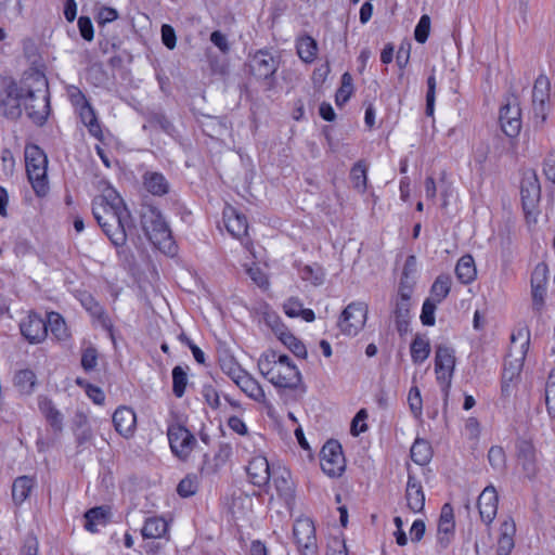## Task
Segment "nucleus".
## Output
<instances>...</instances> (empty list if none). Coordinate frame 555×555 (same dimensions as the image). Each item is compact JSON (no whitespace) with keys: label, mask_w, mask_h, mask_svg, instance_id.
I'll return each instance as SVG.
<instances>
[{"label":"nucleus","mask_w":555,"mask_h":555,"mask_svg":"<svg viewBox=\"0 0 555 555\" xmlns=\"http://www.w3.org/2000/svg\"><path fill=\"white\" fill-rule=\"evenodd\" d=\"M92 214L102 229L116 228L111 233L116 247L126 245L128 232L133 227L132 218L122 198L114 189H106L101 196L93 199Z\"/></svg>","instance_id":"obj_1"},{"label":"nucleus","mask_w":555,"mask_h":555,"mask_svg":"<svg viewBox=\"0 0 555 555\" xmlns=\"http://www.w3.org/2000/svg\"><path fill=\"white\" fill-rule=\"evenodd\" d=\"M142 225L149 240L166 255H175L176 244L163 215L151 208L142 216Z\"/></svg>","instance_id":"obj_2"},{"label":"nucleus","mask_w":555,"mask_h":555,"mask_svg":"<svg viewBox=\"0 0 555 555\" xmlns=\"http://www.w3.org/2000/svg\"><path fill=\"white\" fill-rule=\"evenodd\" d=\"M25 164L27 177L34 191L38 196L46 195L49 190L46 153L37 145H27L25 147Z\"/></svg>","instance_id":"obj_3"},{"label":"nucleus","mask_w":555,"mask_h":555,"mask_svg":"<svg viewBox=\"0 0 555 555\" xmlns=\"http://www.w3.org/2000/svg\"><path fill=\"white\" fill-rule=\"evenodd\" d=\"M26 94L18 85L10 78L2 80V89L0 90V113L12 120L22 115V99L25 100Z\"/></svg>","instance_id":"obj_4"},{"label":"nucleus","mask_w":555,"mask_h":555,"mask_svg":"<svg viewBox=\"0 0 555 555\" xmlns=\"http://www.w3.org/2000/svg\"><path fill=\"white\" fill-rule=\"evenodd\" d=\"M167 437L173 455L188 461L197 443L195 436L184 426L173 423L168 426Z\"/></svg>","instance_id":"obj_5"},{"label":"nucleus","mask_w":555,"mask_h":555,"mask_svg":"<svg viewBox=\"0 0 555 555\" xmlns=\"http://www.w3.org/2000/svg\"><path fill=\"white\" fill-rule=\"evenodd\" d=\"M321 469L328 477H339L346 468L341 444L334 439L325 442L320 452Z\"/></svg>","instance_id":"obj_6"},{"label":"nucleus","mask_w":555,"mask_h":555,"mask_svg":"<svg viewBox=\"0 0 555 555\" xmlns=\"http://www.w3.org/2000/svg\"><path fill=\"white\" fill-rule=\"evenodd\" d=\"M293 535L301 555H318L314 524L310 518H298L293 526Z\"/></svg>","instance_id":"obj_7"},{"label":"nucleus","mask_w":555,"mask_h":555,"mask_svg":"<svg viewBox=\"0 0 555 555\" xmlns=\"http://www.w3.org/2000/svg\"><path fill=\"white\" fill-rule=\"evenodd\" d=\"M367 306L364 302H351L341 312L338 326L349 336L357 335L365 325Z\"/></svg>","instance_id":"obj_8"},{"label":"nucleus","mask_w":555,"mask_h":555,"mask_svg":"<svg viewBox=\"0 0 555 555\" xmlns=\"http://www.w3.org/2000/svg\"><path fill=\"white\" fill-rule=\"evenodd\" d=\"M27 116L39 126H42L50 114V101L48 90H28L24 100Z\"/></svg>","instance_id":"obj_9"},{"label":"nucleus","mask_w":555,"mask_h":555,"mask_svg":"<svg viewBox=\"0 0 555 555\" xmlns=\"http://www.w3.org/2000/svg\"><path fill=\"white\" fill-rule=\"evenodd\" d=\"M515 336H512V347L505 358L503 369V382H514L521 373L524 361L529 348V338L519 346L515 345Z\"/></svg>","instance_id":"obj_10"},{"label":"nucleus","mask_w":555,"mask_h":555,"mask_svg":"<svg viewBox=\"0 0 555 555\" xmlns=\"http://www.w3.org/2000/svg\"><path fill=\"white\" fill-rule=\"evenodd\" d=\"M271 478L278 495L288 508H292L295 503V485L289 470L286 468L273 469Z\"/></svg>","instance_id":"obj_11"},{"label":"nucleus","mask_w":555,"mask_h":555,"mask_svg":"<svg viewBox=\"0 0 555 555\" xmlns=\"http://www.w3.org/2000/svg\"><path fill=\"white\" fill-rule=\"evenodd\" d=\"M520 195L527 217L534 215L540 201L541 188L535 175L526 177L521 182Z\"/></svg>","instance_id":"obj_12"},{"label":"nucleus","mask_w":555,"mask_h":555,"mask_svg":"<svg viewBox=\"0 0 555 555\" xmlns=\"http://www.w3.org/2000/svg\"><path fill=\"white\" fill-rule=\"evenodd\" d=\"M278 61L268 51H257L249 61V67L254 76L267 79L278 70Z\"/></svg>","instance_id":"obj_13"},{"label":"nucleus","mask_w":555,"mask_h":555,"mask_svg":"<svg viewBox=\"0 0 555 555\" xmlns=\"http://www.w3.org/2000/svg\"><path fill=\"white\" fill-rule=\"evenodd\" d=\"M499 496L493 486L486 487L480 493L477 506L481 520L490 525L496 516Z\"/></svg>","instance_id":"obj_14"},{"label":"nucleus","mask_w":555,"mask_h":555,"mask_svg":"<svg viewBox=\"0 0 555 555\" xmlns=\"http://www.w3.org/2000/svg\"><path fill=\"white\" fill-rule=\"evenodd\" d=\"M249 481L256 487L268 486L272 472L268 460L262 455L254 456L246 466Z\"/></svg>","instance_id":"obj_15"},{"label":"nucleus","mask_w":555,"mask_h":555,"mask_svg":"<svg viewBox=\"0 0 555 555\" xmlns=\"http://www.w3.org/2000/svg\"><path fill=\"white\" fill-rule=\"evenodd\" d=\"M500 122L507 137H516L521 128L520 108L517 103H507L500 109Z\"/></svg>","instance_id":"obj_16"},{"label":"nucleus","mask_w":555,"mask_h":555,"mask_svg":"<svg viewBox=\"0 0 555 555\" xmlns=\"http://www.w3.org/2000/svg\"><path fill=\"white\" fill-rule=\"evenodd\" d=\"M21 333L29 343L38 344L47 337L48 325L39 315L29 314L21 323Z\"/></svg>","instance_id":"obj_17"},{"label":"nucleus","mask_w":555,"mask_h":555,"mask_svg":"<svg viewBox=\"0 0 555 555\" xmlns=\"http://www.w3.org/2000/svg\"><path fill=\"white\" fill-rule=\"evenodd\" d=\"M38 408L47 424L55 435H60L64 428V415L48 397L38 398Z\"/></svg>","instance_id":"obj_18"},{"label":"nucleus","mask_w":555,"mask_h":555,"mask_svg":"<svg viewBox=\"0 0 555 555\" xmlns=\"http://www.w3.org/2000/svg\"><path fill=\"white\" fill-rule=\"evenodd\" d=\"M455 366L454 350L447 346H438L436 350V373L438 380H450Z\"/></svg>","instance_id":"obj_19"},{"label":"nucleus","mask_w":555,"mask_h":555,"mask_svg":"<svg viewBox=\"0 0 555 555\" xmlns=\"http://www.w3.org/2000/svg\"><path fill=\"white\" fill-rule=\"evenodd\" d=\"M517 460L528 478H533L538 472L535 449L528 440H518L516 444Z\"/></svg>","instance_id":"obj_20"},{"label":"nucleus","mask_w":555,"mask_h":555,"mask_svg":"<svg viewBox=\"0 0 555 555\" xmlns=\"http://www.w3.org/2000/svg\"><path fill=\"white\" fill-rule=\"evenodd\" d=\"M113 424L119 435L129 438L135 429V413L130 408L119 406L113 414Z\"/></svg>","instance_id":"obj_21"},{"label":"nucleus","mask_w":555,"mask_h":555,"mask_svg":"<svg viewBox=\"0 0 555 555\" xmlns=\"http://www.w3.org/2000/svg\"><path fill=\"white\" fill-rule=\"evenodd\" d=\"M548 268L546 263H538L531 274V293L534 305L541 306L546 293Z\"/></svg>","instance_id":"obj_22"},{"label":"nucleus","mask_w":555,"mask_h":555,"mask_svg":"<svg viewBox=\"0 0 555 555\" xmlns=\"http://www.w3.org/2000/svg\"><path fill=\"white\" fill-rule=\"evenodd\" d=\"M405 499L408 507L413 513H420L424 509L425 494L423 491V487L421 485V481L417 480L416 477L411 474H409L408 476Z\"/></svg>","instance_id":"obj_23"},{"label":"nucleus","mask_w":555,"mask_h":555,"mask_svg":"<svg viewBox=\"0 0 555 555\" xmlns=\"http://www.w3.org/2000/svg\"><path fill=\"white\" fill-rule=\"evenodd\" d=\"M223 220L228 232L236 238H241L247 234V219L245 215L240 214L233 207H227L223 210Z\"/></svg>","instance_id":"obj_24"},{"label":"nucleus","mask_w":555,"mask_h":555,"mask_svg":"<svg viewBox=\"0 0 555 555\" xmlns=\"http://www.w3.org/2000/svg\"><path fill=\"white\" fill-rule=\"evenodd\" d=\"M411 306V300L400 298H395L393 300L392 313L397 331L400 335H404L409 332Z\"/></svg>","instance_id":"obj_25"},{"label":"nucleus","mask_w":555,"mask_h":555,"mask_svg":"<svg viewBox=\"0 0 555 555\" xmlns=\"http://www.w3.org/2000/svg\"><path fill=\"white\" fill-rule=\"evenodd\" d=\"M274 322L276 323V326L272 325V328L279 335L280 340L287 346L296 357L306 358L307 350L305 345L291 332L286 331L278 320H274Z\"/></svg>","instance_id":"obj_26"},{"label":"nucleus","mask_w":555,"mask_h":555,"mask_svg":"<svg viewBox=\"0 0 555 555\" xmlns=\"http://www.w3.org/2000/svg\"><path fill=\"white\" fill-rule=\"evenodd\" d=\"M551 83L545 75H540L533 86L532 103L534 109L543 114L545 102L548 100Z\"/></svg>","instance_id":"obj_27"},{"label":"nucleus","mask_w":555,"mask_h":555,"mask_svg":"<svg viewBox=\"0 0 555 555\" xmlns=\"http://www.w3.org/2000/svg\"><path fill=\"white\" fill-rule=\"evenodd\" d=\"M36 485V479L29 476L17 477L12 485V499L16 505H21L29 496Z\"/></svg>","instance_id":"obj_28"},{"label":"nucleus","mask_w":555,"mask_h":555,"mask_svg":"<svg viewBox=\"0 0 555 555\" xmlns=\"http://www.w3.org/2000/svg\"><path fill=\"white\" fill-rule=\"evenodd\" d=\"M455 274L463 284H469L475 280L477 270L474 258L470 255H464L459 259L455 266Z\"/></svg>","instance_id":"obj_29"},{"label":"nucleus","mask_w":555,"mask_h":555,"mask_svg":"<svg viewBox=\"0 0 555 555\" xmlns=\"http://www.w3.org/2000/svg\"><path fill=\"white\" fill-rule=\"evenodd\" d=\"M279 399L288 404L297 401L306 391L304 384H272Z\"/></svg>","instance_id":"obj_30"},{"label":"nucleus","mask_w":555,"mask_h":555,"mask_svg":"<svg viewBox=\"0 0 555 555\" xmlns=\"http://www.w3.org/2000/svg\"><path fill=\"white\" fill-rule=\"evenodd\" d=\"M515 524L513 520H505L501 526V535L498 541V555H509L514 548Z\"/></svg>","instance_id":"obj_31"},{"label":"nucleus","mask_w":555,"mask_h":555,"mask_svg":"<svg viewBox=\"0 0 555 555\" xmlns=\"http://www.w3.org/2000/svg\"><path fill=\"white\" fill-rule=\"evenodd\" d=\"M77 111L79 112L82 124L88 128L89 133L95 139L102 141L103 132L91 104H88Z\"/></svg>","instance_id":"obj_32"},{"label":"nucleus","mask_w":555,"mask_h":555,"mask_svg":"<svg viewBox=\"0 0 555 555\" xmlns=\"http://www.w3.org/2000/svg\"><path fill=\"white\" fill-rule=\"evenodd\" d=\"M48 330L60 341L67 340L70 336L63 317L57 312H49L46 321Z\"/></svg>","instance_id":"obj_33"},{"label":"nucleus","mask_w":555,"mask_h":555,"mask_svg":"<svg viewBox=\"0 0 555 555\" xmlns=\"http://www.w3.org/2000/svg\"><path fill=\"white\" fill-rule=\"evenodd\" d=\"M168 530V525L162 517H150L141 530L143 539H159Z\"/></svg>","instance_id":"obj_34"},{"label":"nucleus","mask_w":555,"mask_h":555,"mask_svg":"<svg viewBox=\"0 0 555 555\" xmlns=\"http://www.w3.org/2000/svg\"><path fill=\"white\" fill-rule=\"evenodd\" d=\"M80 301L81 305L86 308V310L89 311L92 317L96 318L101 322L104 328L111 331L112 322L109 318L104 313L103 308L91 295H82Z\"/></svg>","instance_id":"obj_35"},{"label":"nucleus","mask_w":555,"mask_h":555,"mask_svg":"<svg viewBox=\"0 0 555 555\" xmlns=\"http://www.w3.org/2000/svg\"><path fill=\"white\" fill-rule=\"evenodd\" d=\"M144 185L153 195H164L169 191V183L166 178L158 172H146L144 175Z\"/></svg>","instance_id":"obj_36"},{"label":"nucleus","mask_w":555,"mask_h":555,"mask_svg":"<svg viewBox=\"0 0 555 555\" xmlns=\"http://www.w3.org/2000/svg\"><path fill=\"white\" fill-rule=\"evenodd\" d=\"M411 459L417 465H426L433 456L431 447L428 441L424 439H416L411 447Z\"/></svg>","instance_id":"obj_37"},{"label":"nucleus","mask_w":555,"mask_h":555,"mask_svg":"<svg viewBox=\"0 0 555 555\" xmlns=\"http://www.w3.org/2000/svg\"><path fill=\"white\" fill-rule=\"evenodd\" d=\"M232 455V448L229 444H220L217 453L215 454V465H208V455H204V463L201 467V472L205 474H214L217 469L224 465Z\"/></svg>","instance_id":"obj_38"},{"label":"nucleus","mask_w":555,"mask_h":555,"mask_svg":"<svg viewBox=\"0 0 555 555\" xmlns=\"http://www.w3.org/2000/svg\"><path fill=\"white\" fill-rule=\"evenodd\" d=\"M450 289L451 278L449 275H439L430 288V297L428 299L440 304L449 295Z\"/></svg>","instance_id":"obj_39"},{"label":"nucleus","mask_w":555,"mask_h":555,"mask_svg":"<svg viewBox=\"0 0 555 555\" xmlns=\"http://www.w3.org/2000/svg\"><path fill=\"white\" fill-rule=\"evenodd\" d=\"M454 515L451 504H443L438 522L439 534H451L454 531Z\"/></svg>","instance_id":"obj_40"},{"label":"nucleus","mask_w":555,"mask_h":555,"mask_svg":"<svg viewBox=\"0 0 555 555\" xmlns=\"http://www.w3.org/2000/svg\"><path fill=\"white\" fill-rule=\"evenodd\" d=\"M107 512L104 507H93L85 514L86 524L85 528L90 532H96L98 525H104L106 520Z\"/></svg>","instance_id":"obj_41"},{"label":"nucleus","mask_w":555,"mask_h":555,"mask_svg":"<svg viewBox=\"0 0 555 555\" xmlns=\"http://www.w3.org/2000/svg\"><path fill=\"white\" fill-rule=\"evenodd\" d=\"M317 51V42L309 36L300 39L297 44V53L299 57L306 63H311L315 59Z\"/></svg>","instance_id":"obj_42"},{"label":"nucleus","mask_w":555,"mask_h":555,"mask_svg":"<svg viewBox=\"0 0 555 555\" xmlns=\"http://www.w3.org/2000/svg\"><path fill=\"white\" fill-rule=\"evenodd\" d=\"M430 347L428 340L416 336L411 344V357L414 362H423L429 356Z\"/></svg>","instance_id":"obj_43"},{"label":"nucleus","mask_w":555,"mask_h":555,"mask_svg":"<svg viewBox=\"0 0 555 555\" xmlns=\"http://www.w3.org/2000/svg\"><path fill=\"white\" fill-rule=\"evenodd\" d=\"M353 79L350 73L346 72L341 76L340 88L336 92V104L343 105L350 99L353 92Z\"/></svg>","instance_id":"obj_44"},{"label":"nucleus","mask_w":555,"mask_h":555,"mask_svg":"<svg viewBox=\"0 0 555 555\" xmlns=\"http://www.w3.org/2000/svg\"><path fill=\"white\" fill-rule=\"evenodd\" d=\"M350 178L353 183V186L360 191L364 192L366 189V167L361 162L357 163L350 172Z\"/></svg>","instance_id":"obj_45"},{"label":"nucleus","mask_w":555,"mask_h":555,"mask_svg":"<svg viewBox=\"0 0 555 555\" xmlns=\"http://www.w3.org/2000/svg\"><path fill=\"white\" fill-rule=\"evenodd\" d=\"M488 461L495 470H503L506 464L505 451L500 446H492L488 451Z\"/></svg>","instance_id":"obj_46"},{"label":"nucleus","mask_w":555,"mask_h":555,"mask_svg":"<svg viewBox=\"0 0 555 555\" xmlns=\"http://www.w3.org/2000/svg\"><path fill=\"white\" fill-rule=\"evenodd\" d=\"M198 490V481L196 476L188 475L177 487V492L182 498L194 495Z\"/></svg>","instance_id":"obj_47"},{"label":"nucleus","mask_w":555,"mask_h":555,"mask_svg":"<svg viewBox=\"0 0 555 555\" xmlns=\"http://www.w3.org/2000/svg\"><path fill=\"white\" fill-rule=\"evenodd\" d=\"M408 402L412 414L420 418L423 413V400L418 387L413 386L408 396Z\"/></svg>","instance_id":"obj_48"},{"label":"nucleus","mask_w":555,"mask_h":555,"mask_svg":"<svg viewBox=\"0 0 555 555\" xmlns=\"http://www.w3.org/2000/svg\"><path fill=\"white\" fill-rule=\"evenodd\" d=\"M430 31V17L422 15L414 30V38L417 42L424 43L428 39Z\"/></svg>","instance_id":"obj_49"},{"label":"nucleus","mask_w":555,"mask_h":555,"mask_svg":"<svg viewBox=\"0 0 555 555\" xmlns=\"http://www.w3.org/2000/svg\"><path fill=\"white\" fill-rule=\"evenodd\" d=\"M241 386L242 391H244L249 398L255 401L267 403L266 391L261 387V384H237Z\"/></svg>","instance_id":"obj_50"},{"label":"nucleus","mask_w":555,"mask_h":555,"mask_svg":"<svg viewBox=\"0 0 555 555\" xmlns=\"http://www.w3.org/2000/svg\"><path fill=\"white\" fill-rule=\"evenodd\" d=\"M437 302L430 299H426L423 304L421 321L426 326H433L435 324V311Z\"/></svg>","instance_id":"obj_51"},{"label":"nucleus","mask_w":555,"mask_h":555,"mask_svg":"<svg viewBox=\"0 0 555 555\" xmlns=\"http://www.w3.org/2000/svg\"><path fill=\"white\" fill-rule=\"evenodd\" d=\"M435 94H436V78L434 75H430L427 78V94H426V115H434V106H435Z\"/></svg>","instance_id":"obj_52"},{"label":"nucleus","mask_w":555,"mask_h":555,"mask_svg":"<svg viewBox=\"0 0 555 555\" xmlns=\"http://www.w3.org/2000/svg\"><path fill=\"white\" fill-rule=\"evenodd\" d=\"M367 417V413L365 410H360L357 415L354 416V418L352 420L351 422V428H350V431L353 436H359L360 434L366 431L367 429V426L366 424L364 423V421L366 420Z\"/></svg>","instance_id":"obj_53"},{"label":"nucleus","mask_w":555,"mask_h":555,"mask_svg":"<svg viewBox=\"0 0 555 555\" xmlns=\"http://www.w3.org/2000/svg\"><path fill=\"white\" fill-rule=\"evenodd\" d=\"M98 363V352L93 347L83 350L81 356V365L86 371L93 370Z\"/></svg>","instance_id":"obj_54"},{"label":"nucleus","mask_w":555,"mask_h":555,"mask_svg":"<svg viewBox=\"0 0 555 555\" xmlns=\"http://www.w3.org/2000/svg\"><path fill=\"white\" fill-rule=\"evenodd\" d=\"M80 386H85V391L87 396L95 403L103 404L105 401L104 391L94 384H79Z\"/></svg>","instance_id":"obj_55"},{"label":"nucleus","mask_w":555,"mask_h":555,"mask_svg":"<svg viewBox=\"0 0 555 555\" xmlns=\"http://www.w3.org/2000/svg\"><path fill=\"white\" fill-rule=\"evenodd\" d=\"M78 27L81 37L87 40L91 41L93 39L94 33H93V25L91 20L88 16H80L78 20Z\"/></svg>","instance_id":"obj_56"},{"label":"nucleus","mask_w":555,"mask_h":555,"mask_svg":"<svg viewBox=\"0 0 555 555\" xmlns=\"http://www.w3.org/2000/svg\"><path fill=\"white\" fill-rule=\"evenodd\" d=\"M162 41L170 50L176 47L177 37L175 29L168 24L162 26Z\"/></svg>","instance_id":"obj_57"},{"label":"nucleus","mask_w":555,"mask_h":555,"mask_svg":"<svg viewBox=\"0 0 555 555\" xmlns=\"http://www.w3.org/2000/svg\"><path fill=\"white\" fill-rule=\"evenodd\" d=\"M411 52V42L405 41L402 42L398 52H397V64L400 68H404L409 63Z\"/></svg>","instance_id":"obj_58"},{"label":"nucleus","mask_w":555,"mask_h":555,"mask_svg":"<svg viewBox=\"0 0 555 555\" xmlns=\"http://www.w3.org/2000/svg\"><path fill=\"white\" fill-rule=\"evenodd\" d=\"M543 171L547 180L555 182V150L546 156Z\"/></svg>","instance_id":"obj_59"},{"label":"nucleus","mask_w":555,"mask_h":555,"mask_svg":"<svg viewBox=\"0 0 555 555\" xmlns=\"http://www.w3.org/2000/svg\"><path fill=\"white\" fill-rule=\"evenodd\" d=\"M545 403L547 413L555 416V384H546L545 387Z\"/></svg>","instance_id":"obj_60"},{"label":"nucleus","mask_w":555,"mask_h":555,"mask_svg":"<svg viewBox=\"0 0 555 555\" xmlns=\"http://www.w3.org/2000/svg\"><path fill=\"white\" fill-rule=\"evenodd\" d=\"M284 312L291 318L299 317L302 304L296 298H289L283 306Z\"/></svg>","instance_id":"obj_61"},{"label":"nucleus","mask_w":555,"mask_h":555,"mask_svg":"<svg viewBox=\"0 0 555 555\" xmlns=\"http://www.w3.org/2000/svg\"><path fill=\"white\" fill-rule=\"evenodd\" d=\"M69 99L72 104L76 107V109H79L90 104L89 101L86 99L85 94L78 88H73L69 91Z\"/></svg>","instance_id":"obj_62"},{"label":"nucleus","mask_w":555,"mask_h":555,"mask_svg":"<svg viewBox=\"0 0 555 555\" xmlns=\"http://www.w3.org/2000/svg\"><path fill=\"white\" fill-rule=\"evenodd\" d=\"M210 41L223 53H227L230 49L227 37L219 30L211 33Z\"/></svg>","instance_id":"obj_63"},{"label":"nucleus","mask_w":555,"mask_h":555,"mask_svg":"<svg viewBox=\"0 0 555 555\" xmlns=\"http://www.w3.org/2000/svg\"><path fill=\"white\" fill-rule=\"evenodd\" d=\"M327 555H348V550L346 547L345 541L335 539L328 545Z\"/></svg>","instance_id":"obj_64"}]
</instances>
